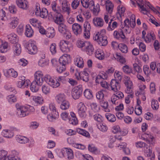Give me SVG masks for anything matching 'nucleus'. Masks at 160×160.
<instances>
[{
  "mask_svg": "<svg viewBox=\"0 0 160 160\" xmlns=\"http://www.w3.org/2000/svg\"><path fill=\"white\" fill-rule=\"evenodd\" d=\"M105 31H96L94 33L93 39L100 46H105L108 43Z\"/></svg>",
  "mask_w": 160,
  "mask_h": 160,
  "instance_id": "f257e3e1",
  "label": "nucleus"
},
{
  "mask_svg": "<svg viewBox=\"0 0 160 160\" xmlns=\"http://www.w3.org/2000/svg\"><path fill=\"white\" fill-rule=\"evenodd\" d=\"M35 12L37 16H39L42 18H47L49 14L48 13V11L46 8H40V5L38 3L36 4Z\"/></svg>",
  "mask_w": 160,
  "mask_h": 160,
  "instance_id": "f03ea898",
  "label": "nucleus"
},
{
  "mask_svg": "<svg viewBox=\"0 0 160 160\" xmlns=\"http://www.w3.org/2000/svg\"><path fill=\"white\" fill-rule=\"evenodd\" d=\"M25 48L28 50L29 53L35 54L38 51V48L35 45V42L33 40H29L25 44Z\"/></svg>",
  "mask_w": 160,
  "mask_h": 160,
  "instance_id": "7ed1b4c3",
  "label": "nucleus"
},
{
  "mask_svg": "<svg viewBox=\"0 0 160 160\" xmlns=\"http://www.w3.org/2000/svg\"><path fill=\"white\" fill-rule=\"evenodd\" d=\"M15 107L17 109L16 114L19 117L22 118L28 115L26 106H22L17 103Z\"/></svg>",
  "mask_w": 160,
  "mask_h": 160,
  "instance_id": "20e7f679",
  "label": "nucleus"
},
{
  "mask_svg": "<svg viewBox=\"0 0 160 160\" xmlns=\"http://www.w3.org/2000/svg\"><path fill=\"white\" fill-rule=\"evenodd\" d=\"M137 3L140 9L141 12L144 14L147 15L148 16V14H149L148 9L150 8L149 2H148V4L147 5L145 4L144 5L143 0H138Z\"/></svg>",
  "mask_w": 160,
  "mask_h": 160,
  "instance_id": "39448f33",
  "label": "nucleus"
},
{
  "mask_svg": "<svg viewBox=\"0 0 160 160\" xmlns=\"http://www.w3.org/2000/svg\"><path fill=\"white\" fill-rule=\"evenodd\" d=\"M59 12L55 14H53V12H50L48 15L49 20L53 19L55 22L57 24H60L63 20L62 15Z\"/></svg>",
  "mask_w": 160,
  "mask_h": 160,
  "instance_id": "423d86ee",
  "label": "nucleus"
},
{
  "mask_svg": "<svg viewBox=\"0 0 160 160\" xmlns=\"http://www.w3.org/2000/svg\"><path fill=\"white\" fill-rule=\"evenodd\" d=\"M107 77V75L105 73L102 74V75H99L96 78V82L97 83H100L102 87L107 88L108 87V83L105 80Z\"/></svg>",
  "mask_w": 160,
  "mask_h": 160,
  "instance_id": "0eeeda50",
  "label": "nucleus"
},
{
  "mask_svg": "<svg viewBox=\"0 0 160 160\" xmlns=\"http://www.w3.org/2000/svg\"><path fill=\"white\" fill-rule=\"evenodd\" d=\"M124 84L126 87L125 91L127 93H131L132 92L133 84L132 81L130 80L129 77L125 76L124 77Z\"/></svg>",
  "mask_w": 160,
  "mask_h": 160,
  "instance_id": "6e6552de",
  "label": "nucleus"
},
{
  "mask_svg": "<svg viewBox=\"0 0 160 160\" xmlns=\"http://www.w3.org/2000/svg\"><path fill=\"white\" fill-rule=\"evenodd\" d=\"M71 44L68 41L62 40L60 42V47L61 50L63 52H67L70 51Z\"/></svg>",
  "mask_w": 160,
  "mask_h": 160,
  "instance_id": "1a4fd4ad",
  "label": "nucleus"
},
{
  "mask_svg": "<svg viewBox=\"0 0 160 160\" xmlns=\"http://www.w3.org/2000/svg\"><path fill=\"white\" fill-rule=\"evenodd\" d=\"M86 108L82 102H80L78 105V112L81 118H85L86 116Z\"/></svg>",
  "mask_w": 160,
  "mask_h": 160,
  "instance_id": "9d476101",
  "label": "nucleus"
},
{
  "mask_svg": "<svg viewBox=\"0 0 160 160\" xmlns=\"http://www.w3.org/2000/svg\"><path fill=\"white\" fill-rule=\"evenodd\" d=\"M20 81L17 83V86L19 88H24L28 86L30 82L28 79H25V78L22 76L20 78Z\"/></svg>",
  "mask_w": 160,
  "mask_h": 160,
  "instance_id": "9b49d317",
  "label": "nucleus"
},
{
  "mask_svg": "<svg viewBox=\"0 0 160 160\" xmlns=\"http://www.w3.org/2000/svg\"><path fill=\"white\" fill-rule=\"evenodd\" d=\"M120 81L117 80L112 79L110 82V87L111 90L114 92H117L120 88Z\"/></svg>",
  "mask_w": 160,
  "mask_h": 160,
  "instance_id": "f8f14e48",
  "label": "nucleus"
},
{
  "mask_svg": "<svg viewBox=\"0 0 160 160\" xmlns=\"http://www.w3.org/2000/svg\"><path fill=\"white\" fill-rule=\"evenodd\" d=\"M43 74L40 71H37L35 73V80L39 85H42L43 82Z\"/></svg>",
  "mask_w": 160,
  "mask_h": 160,
  "instance_id": "ddd939ff",
  "label": "nucleus"
},
{
  "mask_svg": "<svg viewBox=\"0 0 160 160\" xmlns=\"http://www.w3.org/2000/svg\"><path fill=\"white\" fill-rule=\"evenodd\" d=\"M82 93V89L78 87H77L74 88L72 89V95L74 99H77L80 98Z\"/></svg>",
  "mask_w": 160,
  "mask_h": 160,
  "instance_id": "4468645a",
  "label": "nucleus"
},
{
  "mask_svg": "<svg viewBox=\"0 0 160 160\" xmlns=\"http://www.w3.org/2000/svg\"><path fill=\"white\" fill-rule=\"evenodd\" d=\"M64 157H67L68 159H72L73 158V152L70 148H65L61 152Z\"/></svg>",
  "mask_w": 160,
  "mask_h": 160,
  "instance_id": "2eb2a0df",
  "label": "nucleus"
},
{
  "mask_svg": "<svg viewBox=\"0 0 160 160\" xmlns=\"http://www.w3.org/2000/svg\"><path fill=\"white\" fill-rule=\"evenodd\" d=\"M75 65L79 68H83L84 66V61L83 58L79 56H76L74 60Z\"/></svg>",
  "mask_w": 160,
  "mask_h": 160,
  "instance_id": "dca6fc26",
  "label": "nucleus"
},
{
  "mask_svg": "<svg viewBox=\"0 0 160 160\" xmlns=\"http://www.w3.org/2000/svg\"><path fill=\"white\" fill-rule=\"evenodd\" d=\"M31 101L35 106L42 103L43 100L42 97L40 96H33L31 97Z\"/></svg>",
  "mask_w": 160,
  "mask_h": 160,
  "instance_id": "f3484780",
  "label": "nucleus"
},
{
  "mask_svg": "<svg viewBox=\"0 0 160 160\" xmlns=\"http://www.w3.org/2000/svg\"><path fill=\"white\" fill-rule=\"evenodd\" d=\"M82 50L85 52L88 55H91L94 52V49L93 45L89 42L86 44V46L82 49Z\"/></svg>",
  "mask_w": 160,
  "mask_h": 160,
  "instance_id": "a211bd4d",
  "label": "nucleus"
},
{
  "mask_svg": "<svg viewBox=\"0 0 160 160\" xmlns=\"http://www.w3.org/2000/svg\"><path fill=\"white\" fill-rule=\"evenodd\" d=\"M70 60V56L67 54H64L59 58V63L62 65L66 66Z\"/></svg>",
  "mask_w": 160,
  "mask_h": 160,
  "instance_id": "6ab92c4d",
  "label": "nucleus"
},
{
  "mask_svg": "<svg viewBox=\"0 0 160 160\" xmlns=\"http://www.w3.org/2000/svg\"><path fill=\"white\" fill-rule=\"evenodd\" d=\"M90 5H91L93 8L92 10L93 13L95 16H98L100 11V5L98 3H97L96 5H94V2L93 1H91L89 2Z\"/></svg>",
  "mask_w": 160,
  "mask_h": 160,
  "instance_id": "aec40b11",
  "label": "nucleus"
},
{
  "mask_svg": "<svg viewBox=\"0 0 160 160\" xmlns=\"http://www.w3.org/2000/svg\"><path fill=\"white\" fill-rule=\"evenodd\" d=\"M16 3L20 8L26 9L28 8V2L26 0H16Z\"/></svg>",
  "mask_w": 160,
  "mask_h": 160,
  "instance_id": "412c9836",
  "label": "nucleus"
},
{
  "mask_svg": "<svg viewBox=\"0 0 160 160\" xmlns=\"http://www.w3.org/2000/svg\"><path fill=\"white\" fill-rule=\"evenodd\" d=\"M2 135L4 137L10 138L14 135V133L12 131L9 129H3L1 132Z\"/></svg>",
  "mask_w": 160,
  "mask_h": 160,
  "instance_id": "4be33fe9",
  "label": "nucleus"
},
{
  "mask_svg": "<svg viewBox=\"0 0 160 160\" xmlns=\"http://www.w3.org/2000/svg\"><path fill=\"white\" fill-rule=\"evenodd\" d=\"M123 72L125 74L129 75L131 73L133 74H135V72H134L132 68L128 65H124L122 67Z\"/></svg>",
  "mask_w": 160,
  "mask_h": 160,
  "instance_id": "5701e85b",
  "label": "nucleus"
},
{
  "mask_svg": "<svg viewBox=\"0 0 160 160\" xmlns=\"http://www.w3.org/2000/svg\"><path fill=\"white\" fill-rule=\"evenodd\" d=\"M59 115L58 112L52 113L51 112L47 116V118L48 120L51 122H52L58 118Z\"/></svg>",
  "mask_w": 160,
  "mask_h": 160,
  "instance_id": "b1692460",
  "label": "nucleus"
},
{
  "mask_svg": "<svg viewBox=\"0 0 160 160\" xmlns=\"http://www.w3.org/2000/svg\"><path fill=\"white\" fill-rule=\"evenodd\" d=\"M93 22L95 26L101 27L103 25V21L100 18H95L93 19Z\"/></svg>",
  "mask_w": 160,
  "mask_h": 160,
  "instance_id": "393cba45",
  "label": "nucleus"
},
{
  "mask_svg": "<svg viewBox=\"0 0 160 160\" xmlns=\"http://www.w3.org/2000/svg\"><path fill=\"white\" fill-rule=\"evenodd\" d=\"M12 48L15 54L18 55L20 54L21 52V48L19 44L18 43L14 44Z\"/></svg>",
  "mask_w": 160,
  "mask_h": 160,
  "instance_id": "a878e982",
  "label": "nucleus"
},
{
  "mask_svg": "<svg viewBox=\"0 0 160 160\" xmlns=\"http://www.w3.org/2000/svg\"><path fill=\"white\" fill-rule=\"evenodd\" d=\"M42 85H39L37 84V82L35 81H33L30 86V88L32 92H36L38 91L39 86Z\"/></svg>",
  "mask_w": 160,
  "mask_h": 160,
  "instance_id": "bb28decb",
  "label": "nucleus"
},
{
  "mask_svg": "<svg viewBox=\"0 0 160 160\" xmlns=\"http://www.w3.org/2000/svg\"><path fill=\"white\" fill-rule=\"evenodd\" d=\"M118 12L116 14L117 18H119V17L121 18L122 16H124V13L125 12V8L123 7H120V5H119L117 8Z\"/></svg>",
  "mask_w": 160,
  "mask_h": 160,
  "instance_id": "cd10ccee",
  "label": "nucleus"
},
{
  "mask_svg": "<svg viewBox=\"0 0 160 160\" xmlns=\"http://www.w3.org/2000/svg\"><path fill=\"white\" fill-rule=\"evenodd\" d=\"M55 98L56 102L58 103H61L66 100L65 95L62 93H59L57 95Z\"/></svg>",
  "mask_w": 160,
  "mask_h": 160,
  "instance_id": "c85d7f7f",
  "label": "nucleus"
},
{
  "mask_svg": "<svg viewBox=\"0 0 160 160\" xmlns=\"http://www.w3.org/2000/svg\"><path fill=\"white\" fill-rule=\"evenodd\" d=\"M62 8L63 11L66 12L68 15L70 14V8L68 6V2L66 0H64L62 2Z\"/></svg>",
  "mask_w": 160,
  "mask_h": 160,
  "instance_id": "c756f323",
  "label": "nucleus"
},
{
  "mask_svg": "<svg viewBox=\"0 0 160 160\" xmlns=\"http://www.w3.org/2000/svg\"><path fill=\"white\" fill-rule=\"evenodd\" d=\"M113 35L114 38L117 39H124L125 37L122 31H115Z\"/></svg>",
  "mask_w": 160,
  "mask_h": 160,
  "instance_id": "7c9ffc66",
  "label": "nucleus"
},
{
  "mask_svg": "<svg viewBox=\"0 0 160 160\" xmlns=\"http://www.w3.org/2000/svg\"><path fill=\"white\" fill-rule=\"evenodd\" d=\"M16 37V35L13 33L8 35V38L9 41L11 43L13 44L17 43L18 40Z\"/></svg>",
  "mask_w": 160,
  "mask_h": 160,
  "instance_id": "2f4dec72",
  "label": "nucleus"
},
{
  "mask_svg": "<svg viewBox=\"0 0 160 160\" xmlns=\"http://www.w3.org/2000/svg\"><path fill=\"white\" fill-rule=\"evenodd\" d=\"M7 73L8 75L7 77H11L14 78H16L18 75V72L13 69L11 68L8 69L7 71Z\"/></svg>",
  "mask_w": 160,
  "mask_h": 160,
  "instance_id": "473e14b6",
  "label": "nucleus"
},
{
  "mask_svg": "<svg viewBox=\"0 0 160 160\" xmlns=\"http://www.w3.org/2000/svg\"><path fill=\"white\" fill-rule=\"evenodd\" d=\"M17 141L21 143H27L29 139L27 137L21 136H17L16 137Z\"/></svg>",
  "mask_w": 160,
  "mask_h": 160,
  "instance_id": "72a5a7b5",
  "label": "nucleus"
},
{
  "mask_svg": "<svg viewBox=\"0 0 160 160\" xmlns=\"http://www.w3.org/2000/svg\"><path fill=\"white\" fill-rule=\"evenodd\" d=\"M100 104L105 112H110V109L108 108V104L107 102H105L104 100H101L100 102Z\"/></svg>",
  "mask_w": 160,
  "mask_h": 160,
  "instance_id": "f704fd0d",
  "label": "nucleus"
},
{
  "mask_svg": "<svg viewBox=\"0 0 160 160\" xmlns=\"http://www.w3.org/2000/svg\"><path fill=\"white\" fill-rule=\"evenodd\" d=\"M60 108L62 110H65L68 109L69 107L70 104L69 102L67 100L61 102Z\"/></svg>",
  "mask_w": 160,
  "mask_h": 160,
  "instance_id": "c9c22d12",
  "label": "nucleus"
},
{
  "mask_svg": "<svg viewBox=\"0 0 160 160\" xmlns=\"http://www.w3.org/2000/svg\"><path fill=\"white\" fill-rule=\"evenodd\" d=\"M57 5L56 2L55 1L52 2L51 4L52 9L54 12L53 14H55L61 12L60 9L58 7H57Z\"/></svg>",
  "mask_w": 160,
  "mask_h": 160,
  "instance_id": "e433bc0d",
  "label": "nucleus"
},
{
  "mask_svg": "<svg viewBox=\"0 0 160 160\" xmlns=\"http://www.w3.org/2000/svg\"><path fill=\"white\" fill-rule=\"evenodd\" d=\"M88 42V41H84L81 40H78L77 42L76 45L78 48L82 49L86 46V44H87Z\"/></svg>",
  "mask_w": 160,
  "mask_h": 160,
  "instance_id": "4c0bfd02",
  "label": "nucleus"
},
{
  "mask_svg": "<svg viewBox=\"0 0 160 160\" xmlns=\"http://www.w3.org/2000/svg\"><path fill=\"white\" fill-rule=\"evenodd\" d=\"M118 48L123 53H126L128 52L127 46L124 43H120L118 45Z\"/></svg>",
  "mask_w": 160,
  "mask_h": 160,
  "instance_id": "58836bf2",
  "label": "nucleus"
},
{
  "mask_svg": "<svg viewBox=\"0 0 160 160\" xmlns=\"http://www.w3.org/2000/svg\"><path fill=\"white\" fill-rule=\"evenodd\" d=\"M124 24L126 27H128L129 25H130L132 28H134L136 25L135 21H129L128 18H127L124 20Z\"/></svg>",
  "mask_w": 160,
  "mask_h": 160,
  "instance_id": "ea45409f",
  "label": "nucleus"
},
{
  "mask_svg": "<svg viewBox=\"0 0 160 160\" xmlns=\"http://www.w3.org/2000/svg\"><path fill=\"white\" fill-rule=\"evenodd\" d=\"M97 126L98 129L102 132L107 131L108 129L107 126L105 123H100L97 124Z\"/></svg>",
  "mask_w": 160,
  "mask_h": 160,
  "instance_id": "a19ab883",
  "label": "nucleus"
},
{
  "mask_svg": "<svg viewBox=\"0 0 160 160\" xmlns=\"http://www.w3.org/2000/svg\"><path fill=\"white\" fill-rule=\"evenodd\" d=\"M95 56L99 60H102L104 58V53L103 51L99 50L96 52Z\"/></svg>",
  "mask_w": 160,
  "mask_h": 160,
  "instance_id": "79ce46f5",
  "label": "nucleus"
},
{
  "mask_svg": "<svg viewBox=\"0 0 160 160\" xmlns=\"http://www.w3.org/2000/svg\"><path fill=\"white\" fill-rule=\"evenodd\" d=\"M84 95L85 97L88 99H90L93 97L92 91L88 89H86L85 90Z\"/></svg>",
  "mask_w": 160,
  "mask_h": 160,
  "instance_id": "37998d69",
  "label": "nucleus"
},
{
  "mask_svg": "<svg viewBox=\"0 0 160 160\" xmlns=\"http://www.w3.org/2000/svg\"><path fill=\"white\" fill-rule=\"evenodd\" d=\"M105 117L108 120L111 122H114L116 120V118L113 114L111 113L106 114Z\"/></svg>",
  "mask_w": 160,
  "mask_h": 160,
  "instance_id": "c03bdc74",
  "label": "nucleus"
},
{
  "mask_svg": "<svg viewBox=\"0 0 160 160\" xmlns=\"http://www.w3.org/2000/svg\"><path fill=\"white\" fill-rule=\"evenodd\" d=\"M65 38L69 39L71 37V34L69 31H60Z\"/></svg>",
  "mask_w": 160,
  "mask_h": 160,
  "instance_id": "a18cd8bd",
  "label": "nucleus"
},
{
  "mask_svg": "<svg viewBox=\"0 0 160 160\" xmlns=\"http://www.w3.org/2000/svg\"><path fill=\"white\" fill-rule=\"evenodd\" d=\"M111 101L112 104L118 105L119 104V100L117 98L115 94H113L111 98Z\"/></svg>",
  "mask_w": 160,
  "mask_h": 160,
  "instance_id": "49530a36",
  "label": "nucleus"
},
{
  "mask_svg": "<svg viewBox=\"0 0 160 160\" xmlns=\"http://www.w3.org/2000/svg\"><path fill=\"white\" fill-rule=\"evenodd\" d=\"M44 79L45 82L48 83L49 85L52 84V82L54 79L51 77L50 75H47L45 76Z\"/></svg>",
  "mask_w": 160,
  "mask_h": 160,
  "instance_id": "de8ad7c7",
  "label": "nucleus"
},
{
  "mask_svg": "<svg viewBox=\"0 0 160 160\" xmlns=\"http://www.w3.org/2000/svg\"><path fill=\"white\" fill-rule=\"evenodd\" d=\"M77 132L79 134L86 137H88L90 136L89 132L84 130L80 128H78L77 129Z\"/></svg>",
  "mask_w": 160,
  "mask_h": 160,
  "instance_id": "09e8293b",
  "label": "nucleus"
},
{
  "mask_svg": "<svg viewBox=\"0 0 160 160\" xmlns=\"http://www.w3.org/2000/svg\"><path fill=\"white\" fill-rule=\"evenodd\" d=\"M106 7L108 14L110 15H111L113 9V5L112 3H109L108 5H106Z\"/></svg>",
  "mask_w": 160,
  "mask_h": 160,
  "instance_id": "8fccbe9b",
  "label": "nucleus"
},
{
  "mask_svg": "<svg viewBox=\"0 0 160 160\" xmlns=\"http://www.w3.org/2000/svg\"><path fill=\"white\" fill-rule=\"evenodd\" d=\"M49 61L48 60H44L40 59L38 62L39 65L42 67H44L48 65Z\"/></svg>",
  "mask_w": 160,
  "mask_h": 160,
  "instance_id": "3c124183",
  "label": "nucleus"
},
{
  "mask_svg": "<svg viewBox=\"0 0 160 160\" xmlns=\"http://www.w3.org/2000/svg\"><path fill=\"white\" fill-rule=\"evenodd\" d=\"M88 149L89 151L94 153H97L98 152L97 149L93 144H89L88 146Z\"/></svg>",
  "mask_w": 160,
  "mask_h": 160,
  "instance_id": "603ef678",
  "label": "nucleus"
},
{
  "mask_svg": "<svg viewBox=\"0 0 160 160\" xmlns=\"http://www.w3.org/2000/svg\"><path fill=\"white\" fill-rule=\"evenodd\" d=\"M115 58L122 64H124L126 62L125 58L121 56L119 53H117L115 55Z\"/></svg>",
  "mask_w": 160,
  "mask_h": 160,
  "instance_id": "864d4df0",
  "label": "nucleus"
},
{
  "mask_svg": "<svg viewBox=\"0 0 160 160\" xmlns=\"http://www.w3.org/2000/svg\"><path fill=\"white\" fill-rule=\"evenodd\" d=\"M8 47V43L5 42L0 46V52L3 53L7 51Z\"/></svg>",
  "mask_w": 160,
  "mask_h": 160,
  "instance_id": "5fc2aeb1",
  "label": "nucleus"
},
{
  "mask_svg": "<svg viewBox=\"0 0 160 160\" xmlns=\"http://www.w3.org/2000/svg\"><path fill=\"white\" fill-rule=\"evenodd\" d=\"M7 152L6 151L2 150L0 151V160H6L7 157L6 155Z\"/></svg>",
  "mask_w": 160,
  "mask_h": 160,
  "instance_id": "6e6d98bb",
  "label": "nucleus"
},
{
  "mask_svg": "<svg viewBox=\"0 0 160 160\" xmlns=\"http://www.w3.org/2000/svg\"><path fill=\"white\" fill-rule=\"evenodd\" d=\"M66 69V66L64 65L59 63V65L57 68V71L59 73H61L65 71Z\"/></svg>",
  "mask_w": 160,
  "mask_h": 160,
  "instance_id": "4d7b16f0",
  "label": "nucleus"
},
{
  "mask_svg": "<svg viewBox=\"0 0 160 160\" xmlns=\"http://www.w3.org/2000/svg\"><path fill=\"white\" fill-rule=\"evenodd\" d=\"M80 0H73L71 4L72 8L74 9H76L80 4Z\"/></svg>",
  "mask_w": 160,
  "mask_h": 160,
  "instance_id": "13d9d810",
  "label": "nucleus"
},
{
  "mask_svg": "<svg viewBox=\"0 0 160 160\" xmlns=\"http://www.w3.org/2000/svg\"><path fill=\"white\" fill-rule=\"evenodd\" d=\"M93 118L95 121L99 122H102L103 119V118L102 116L98 113H96L94 115Z\"/></svg>",
  "mask_w": 160,
  "mask_h": 160,
  "instance_id": "bf43d9fd",
  "label": "nucleus"
},
{
  "mask_svg": "<svg viewBox=\"0 0 160 160\" xmlns=\"http://www.w3.org/2000/svg\"><path fill=\"white\" fill-rule=\"evenodd\" d=\"M142 139L148 143H150V135L149 134L145 133L142 135Z\"/></svg>",
  "mask_w": 160,
  "mask_h": 160,
  "instance_id": "052dcab7",
  "label": "nucleus"
},
{
  "mask_svg": "<svg viewBox=\"0 0 160 160\" xmlns=\"http://www.w3.org/2000/svg\"><path fill=\"white\" fill-rule=\"evenodd\" d=\"M56 44L55 43H52L50 47V50L52 54H55L57 52Z\"/></svg>",
  "mask_w": 160,
  "mask_h": 160,
  "instance_id": "680f3d73",
  "label": "nucleus"
},
{
  "mask_svg": "<svg viewBox=\"0 0 160 160\" xmlns=\"http://www.w3.org/2000/svg\"><path fill=\"white\" fill-rule=\"evenodd\" d=\"M7 99L10 103L14 102L17 101L16 97L13 95H11L8 96Z\"/></svg>",
  "mask_w": 160,
  "mask_h": 160,
  "instance_id": "e2e57ef3",
  "label": "nucleus"
},
{
  "mask_svg": "<svg viewBox=\"0 0 160 160\" xmlns=\"http://www.w3.org/2000/svg\"><path fill=\"white\" fill-rule=\"evenodd\" d=\"M72 146L73 147L76 148L81 150H83L85 148V146L84 145L76 143H73L72 144Z\"/></svg>",
  "mask_w": 160,
  "mask_h": 160,
  "instance_id": "0e129e2a",
  "label": "nucleus"
},
{
  "mask_svg": "<svg viewBox=\"0 0 160 160\" xmlns=\"http://www.w3.org/2000/svg\"><path fill=\"white\" fill-rule=\"evenodd\" d=\"M153 43V45L155 50L156 51L159 50L160 48V42L158 40L154 41Z\"/></svg>",
  "mask_w": 160,
  "mask_h": 160,
  "instance_id": "69168bd1",
  "label": "nucleus"
},
{
  "mask_svg": "<svg viewBox=\"0 0 160 160\" xmlns=\"http://www.w3.org/2000/svg\"><path fill=\"white\" fill-rule=\"evenodd\" d=\"M133 68L134 70L138 73L142 72V69L140 66L137 63H134L133 64Z\"/></svg>",
  "mask_w": 160,
  "mask_h": 160,
  "instance_id": "338daca9",
  "label": "nucleus"
},
{
  "mask_svg": "<svg viewBox=\"0 0 160 160\" xmlns=\"http://www.w3.org/2000/svg\"><path fill=\"white\" fill-rule=\"evenodd\" d=\"M91 109L95 112H98L99 109L96 103L92 102L90 104Z\"/></svg>",
  "mask_w": 160,
  "mask_h": 160,
  "instance_id": "774afa93",
  "label": "nucleus"
}]
</instances>
